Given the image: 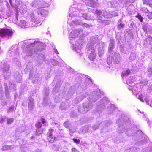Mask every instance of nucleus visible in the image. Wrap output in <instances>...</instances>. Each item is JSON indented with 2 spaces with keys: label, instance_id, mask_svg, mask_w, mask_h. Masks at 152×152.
<instances>
[{
  "label": "nucleus",
  "instance_id": "obj_16",
  "mask_svg": "<svg viewBox=\"0 0 152 152\" xmlns=\"http://www.w3.org/2000/svg\"><path fill=\"white\" fill-rule=\"evenodd\" d=\"M72 140L74 142L76 143L77 144H79L80 143V140L79 139L73 138L72 139Z\"/></svg>",
  "mask_w": 152,
  "mask_h": 152
},
{
  "label": "nucleus",
  "instance_id": "obj_22",
  "mask_svg": "<svg viewBox=\"0 0 152 152\" xmlns=\"http://www.w3.org/2000/svg\"><path fill=\"white\" fill-rule=\"evenodd\" d=\"M64 126L66 128H67L69 126V123L68 122L66 121L64 123Z\"/></svg>",
  "mask_w": 152,
  "mask_h": 152
},
{
  "label": "nucleus",
  "instance_id": "obj_6",
  "mask_svg": "<svg viewBox=\"0 0 152 152\" xmlns=\"http://www.w3.org/2000/svg\"><path fill=\"white\" fill-rule=\"evenodd\" d=\"M143 4L144 5H148L150 7H152V3L149 0H142Z\"/></svg>",
  "mask_w": 152,
  "mask_h": 152
},
{
  "label": "nucleus",
  "instance_id": "obj_8",
  "mask_svg": "<svg viewBox=\"0 0 152 152\" xmlns=\"http://www.w3.org/2000/svg\"><path fill=\"white\" fill-rule=\"evenodd\" d=\"M146 42L147 44L148 45H150L152 42V37H149L145 39Z\"/></svg>",
  "mask_w": 152,
  "mask_h": 152
},
{
  "label": "nucleus",
  "instance_id": "obj_18",
  "mask_svg": "<svg viewBox=\"0 0 152 152\" xmlns=\"http://www.w3.org/2000/svg\"><path fill=\"white\" fill-rule=\"evenodd\" d=\"M147 72L150 74H152V67L148 68L147 69Z\"/></svg>",
  "mask_w": 152,
  "mask_h": 152
},
{
  "label": "nucleus",
  "instance_id": "obj_15",
  "mask_svg": "<svg viewBox=\"0 0 152 152\" xmlns=\"http://www.w3.org/2000/svg\"><path fill=\"white\" fill-rule=\"evenodd\" d=\"M135 134L137 135L140 136V135H143V133L140 130H138L137 131V132L135 133Z\"/></svg>",
  "mask_w": 152,
  "mask_h": 152
},
{
  "label": "nucleus",
  "instance_id": "obj_33",
  "mask_svg": "<svg viewBox=\"0 0 152 152\" xmlns=\"http://www.w3.org/2000/svg\"><path fill=\"white\" fill-rule=\"evenodd\" d=\"M40 48L41 49H43V48Z\"/></svg>",
  "mask_w": 152,
  "mask_h": 152
},
{
  "label": "nucleus",
  "instance_id": "obj_31",
  "mask_svg": "<svg viewBox=\"0 0 152 152\" xmlns=\"http://www.w3.org/2000/svg\"><path fill=\"white\" fill-rule=\"evenodd\" d=\"M75 33V32L74 31H72L71 32V34H74Z\"/></svg>",
  "mask_w": 152,
  "mask_h": 152
},
{
  "label": "nucleus",
  "instance_id": "obj_7",
  "mask_svg": "<svg viewBox=\"0 0 152 152\" xmlns=\"http://www.w3.org/2000/svg\"><path fill=\"white\" fill-rule=\"evenodd\" d=\"M11 145H4L1 148V150L3 151L8 150H10L12 149L11 148Z\"/></svg>",
  "mask_w": 152,
  "mask_h": 152
},
{
  "label": "nucleus",
  "instance_id": "obj_20",
  "mask_svg": "<svg viewBox=\"0 0 152 152\" xmlns=\"http://www.w3.org/2000/svg\"><path fill=\"white\" fill-rule=\"evenodd\" d=\"M128 82L129 83V86H131V84L133 82V81L132 80V79H131V78L129 79Z\"/></svg>",
  "mask_w": 152,
  "mask_h": 152
},
{
  "label": "nucleus",
  "instance_id": "obj_24",
  "mask_svg": "<svg viewBox=\"0 0 152 152\" xmlns=\"http://www.w3.org/2000/svg\"><path fill=\"white\" fill-rule=\"evenodd\" d=\"M113 47H109L108 49V51L109 52L111 51L113 49Z\"/></svg>",
  "mask_w": 152,
  "mask_h": 152
},
{
  "label": "nucleus",
  "instance_id": "obj_9",
  "mask_svg": "<svg viewBox=\"0 0 152 152\" xmlns=\"http://www.w3.org/2000/svg\"><path fill=\"white\" fill-rule=\"evenodd\" d=\"M43 131L41 129L39 128L36 129V133L37 135H39L42 133Z\"/></svg>",
  "mask_w": 152,
  "mask_h": 152
},
{
  "label": "nucleus",
  "instance_id": "obj_12",
  "mask_svg": "<svg viewBox=\"0 0 152 152\" xmlns=\"http://www.w3.org/2000/svg\"><path fill=\"white\" fill-rule=\"evenodd\" d=\"M135 17L137 18L141 22H142L143 18L140 14L138 13Z\"/></svg>",
  "mask_w": 152,
  "mask_h": 152
},
{
  "label": "nucleus",
  "instance_id": "obj_11",
  "mask_svg": "<svg viewBox=\"0 0 152 152\" xmlns=\"http://www.w3.org/2000/svg\"><path fill=\"white\" fill-rule=\"evenodd\" d=\"M35 125L36 129L40 128L42 126V125L41 123L39 121H38L36 123Z\"/></svg>",
  "mask_w": 152,
  "mask_h": 152
},
{
  "label": "nucleus",
  "instance_id": "obj_13",
  "mask_svg": "<svg viewBox=\"0 0 152 152\" xmlns=\"http://www.w3.org/2000/svg\"><path fill=\"white\" fill-rule=\"evenodd\" d=\"M124 26V24L121 23L118 25L117 28L118 30H120L121 29V28H123Z\"/></svg>",
  "mask_w": 152,
  "mask_h": 152
},
{
  "label": "nucleus",
  "instance_id": "obj_21",
  "mask_svg": "<svg viewBox=\"0 0 152 152\" xmlns=\"http://www.w3.org/2000/svg\"><path fill=\"white\" fill-rule=\"evenodd\" d=\"M20 24L21 25H22V24H23V26H24L26 24V22L25 20H21L20 21Z\"/></svg>",
  "mask_w": 152,
  "mask_h": 152
},
{
  "label": "nucleus",
  "instance_id": "obj_4",
  "mask_svg": "<svg viewBox=\"0 0 152 152\" xmlns=\"http://www.w3.org/2000/svg\"><path fill=\"white\" fill-rule=\"evenodd\" d=\"M31 18L32 21L35 23V25L40 23V20L38 18L34 17V16H31Z\"/></svg>",
  "mask_w": 152,
  "mask_h": 152
},
{
  "label": "nucleus",
  "instance_id": "obj_2",
  "mask_svg": "<svg viewBox=\"0 0 152 152\" xmlns=\"http://www.w3.org/2000/svg\"><path fill=\"white\" fill-rule=\"evenodd\" d=\"M54 131L53 129L50 128L48 129L47 133V140L49 142L51 143L54 142L55 140L57 138L56 137H54L53 135V133Z\"/></svg>",
  "mask_w": 152,
  "mask_h": 152
},
{
  "label": "nucleus",
  "instance_id": "obj_5",
  "mask_svg": "<svg viewBox=\"0 0 152 152\" xmlns=\"http://www.w3.org/2000/svg\"><path fill=\"white\" fill-rule=\"evenodd\" d=\"M88 58L91 61H93L95 59L96 54L94 52H91L88 55Z\"/></svg>",
  "mask_w": 152,
  "mask_h": 152
},
{
  "label": "nucleus",
  "instance_id": "obj_1",
  "mask_svg": "<svg viewBox=\"0 0 152 152\" xmlns=\"http://www.w3.org/2000/svg\"><path fill=\"white\" fill-rule=\"evenodd\" d=\"M13 32L11 29L3 28L0 29V37L2 38L6 37H11Z\"/></svg>",
  "mask_w": 152,
  "mask_h": 152
},
{
  "label": "nucleus",
  "instance_id": "obj_32",
  "mask_svg": "<svg viewBox=\"0 0 152 152\" xmlns=\"http://www.w3.org/2000/svg\"><path fill=\"white\" fill-rule=\"evenodd\" d=\"M77 35H75L74 36H73V37H76Z\"/></svg>",
  "mask_w": 152,
  "mask_h": 152
},
{
  "label": "nucleus",
  "instance_id": "obj_10",
  "mask_svg": "<svg viewBox=\"0 0 152 152\" xmlns=\"http://www.w3.org/2000/svg\"><path fill=\"white\" fill-rule=\"evenodd\" d=\"M130 73V71L129 70H126L125 71H124V72L122 73V76H124L128 75Z\"/></svg>",
  "mask_w": 152,
  "mask_h": 152
},
{
  "label": "nucleus",
  "instance_id": "obj_3",
  "mask_svg": "<svg viewBox=\"0 0 152 152\" xmlns=\"http://www.w3.org/2000/svg\"><path fill=\"white\" fill-rule=\"evenodd\" d=\"M138 98L142 102H144L145 101L147 102L148 101V99L147 98V96L145 94H141L139 95Z\"/></svg>",
  "mask_w": 152,
  "mask_h": 152
},
{
  "label": "nucleus",
  "instance_id": "obj_23",
  "mask_svg": "<svg viewBox=\"0 0 152 152\" xmlns=\"http://www.w3.org/2000/svg\"><path fill=\"white\" fill-rule=\"evenodd\" d=\"M41 121L42 123V124H44L46 122L45 120V119H44V118H41Z\"/></svg>",
  "mask_w": 152,
  "mask_h": 152
},
{
  "label": "nucleus",
  "instance_id": "obj_25",
  "mask_svg": "<svg viewBox=\"0 0 152 152\" xmlns=\"http://www.w3.org/2000/svg\"><path fill=\"white\" fill-rule=\"evenodd\" d=\"M4 121H5V118H3L2 117V118L1 119V120H0V123H2L3 122H4Z\"/></svg>",
  "mask_w": 152,
  "mask_h": 152
},
{
  "label": "nucleus",
  "instance_id": "obj_30",
  "mask_svg": "<svg viewBox=\"0 0 152 152\" xmlns=\"http://www.w3.org/2000/svg\"><path fill=\"white\" fill-rule=\"evenodd\" d=\"M39 43V44L38 45L39 47H40L41 45L42 44V43L41 42H40Z\"/></svg>",
  "mask_w": 152,
  "mask_h": 152
},
{
  "label": "nucleus",
  "instance_id": "obj_14",
  "mask_svg": "<svg viewBox=\"0 0 152 152\" xmlns=\"http://www.w3.org/2000/svg\"><path fill=\"white\" fill-rule=\"evenodd\" d=\"M14 119L13 118H10L7 120V123L8 124H10L13 122Z\"/></svg>",
  "mask_w": 152,
  "mask_h": 152
},
{
  "label": "nucleus",
  "instance_id": "obj_19",
  "mask_svg": "<svg viewBox=\"0 0 152 152\" xmlns=\"http://www.w3.org/2000/svg\"><path fill=\"white\" fill-rule=\"evenodd\" d=\"M142 29L144 32H147L148 27L147 26L144 25L142 27Z\"/></svg>",
  "mask_w": 152,
  "mask_h": 152
},
{
  "label": "nucleus",
  "instance_id": "obj_17",
  "mask_svg": "<svg viewBox=\"0 0 152 152\" xmlns=\"http://www.w3.org/2000/svg\"><path fill=\"white\" fill-rule=\"evenodd\" d=\"M147 17L150 19H152V12L148 13L147 15Z\"/></svg>",
  "mask_w": 152,
  "mask_h": 152
},
{
  "label": "nucleus",
  "instance_id": "obj_27",
  "mask_svg": "<svg viewBox=\"0 0 152 152\" xmlns=\"http://www.w3.org/2000/svg\"><path fill=\"white\" fill-rule=\"evenodd\" d=\"M14 110V108L13 107H10L9 109V112H11L13 111Z\"/></svg>",
  "mask_w": 152,
  "mask_h": 152
},
{
  "label": "nucleus",
  "instance_id": "obj_26",
  "mask_svg": "<svg viewBox=\"0 0 152 152\" xmlns=\"http://www.w3.org/2000/svg\"><path fill=\"white\" fill-rule=\"evenodd\" d=\"M143 9H144V10H145V12L146 13H147V12H148L149 11L147 8L144 7Z\"/></svg>",
  "mask_w": 152,
  "mask_h": 152
},
{
  "label": "nucleus",
  "instance_id": "obj_28",
  "mask_svg": "<svg viewBox=\"0 0 152 152\" xmlns=\"http://www.w3.org/2000/svg\"><path fill=\"white\" fill-rule=\"evenodd\" d=\"M96 12L97 13H100L101 12V11H99V10H96Z\"/></svg>",
  "mask_w": 152,
  "mask_h": 152
},
{
  "label": "nucleus",
  "instance_id": "obj_29",
  "mask_svg": "<svg viewBox=\"0 0 152 152\" xmlns=\"http://www.w3.org/2000/svg\"><path fill=\"white\" fill-rule=\"evenodd\" d=\"M32 99H30L29 100V101H30V102H33V100H32Z\"/></svg>",
  "mask_w": 152,
  "mask_h": 152
}]
</instances>
